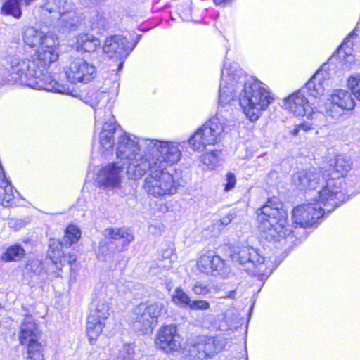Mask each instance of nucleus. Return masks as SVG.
<instances>
[{
    "instance_id": "1",
    "label": "nucleus",
    "mask_w": 360,
    "mask_h": 360,
    "mask_svg": "<svg viewBox=\"0 0 360 360\" xmlns=\"http://www.w3.org/2000/svg\"><path fill=\"white\" fill-rule=\"evenodd\" d=\"M10 73L12 82H19L33 89L71 94L70 89L54 79L46 68H39L34 60L14 58L11 63Z\"/></svg>"
},
{
    "instance_id": "2",
    "label": "nucleus",
    "mask_w": 360,
    "mask_h": 360,
    "mask_svg": "<svg viewBox=\"0 0 360 360\" xmlns=\"http://www.w3.org/2000/svg\"><path fill=\"white\" fill-rule=\"evenodd\" d=\"M257 223L262 236L267 240L278 241L290 236L292 226L288 222V214L282 202L276 197L269 198L257 210Z\"/></svg>"
},
{
    "instance_id": "3",
    "label": "nucleus",
    "mask_w": 360,
    "mask_h": 360,
    "mask_svg": "<svg viewBox=\"0 0 360 360\" xmlns=\"http://www.w3.org/2000/svg\"><path fill=\"white\" fill-rule=\"evenodd\" d=\"M238 75L243 79L241 80L243 89L238 96L240 105L249 120L255 122L273 103L274 96L268 86L258 79L245 73Z\"/></svg>"
},
{
    "instance_id": "4",
    "label": "nucleus",
    "mask_w": 360,
    "mask_h": 360,
    "mask_svg": "<svg viewBox=\"0 0 360 360\" xmlns=\"http://www.w3.org/2000/svg\"><path fill=\"white\" fill-rule=\"evenodd\" d=\"M116 157L123 166H126L129 179H138L146 174L148 168L146 149L143 148V141L139 143L135 136L123 131L116 142Z\"/></svg>"
},
{
    "instance_id": "5",
    "label": "nucleus",
    "mask_w": 360,
    "mask_h": 360,
    "mask_svg": "<svg viewBox=\"0 0 360 360\" xmlns=\"http://www.w3.org/2000/svg\"><path fill=\"white\" fill-rule=\"evenodd\" d=\"M108 99V96L105 92H95L92 94L90 101H87L94 109L95 124H98L103 120H108L104 122L102 129L99 134L100 150L102 153L112 152L113 147L116 145L115 138L118 141V136L123 133V131L119 128L112 115V112L109 108L105 109L98 105H103Z\"/></svg>"
},
{
    "instance_id": "6",
    "label": "nucleus",
    "mask_w": 360,
    "mask_h": 360,
    "mask_svg": "<svg viewBox=\"0 0 360 360\" xmlns=\"http://www.w3.org/2000/svg\"><path fill=\"white\" fill-rule=\"evenodd\" d=\"M351 169V161L347 157L339 155L335 158L334 165H330L326 171V176L329 179L326 181V186L319 191L320 200L324 204L338 207L345 199L344 193L340 190V177L345 176Z\"/></svg>"
},
{
    "instance_id": "7",
    "label": "nucleus",
    "mask_w": 360,
    "mask_h": 360,
    "mask_svg": "<svg viewBox=\"0 0 360 360\" xmlns=\"http://www.w3.org/2000/svg\"><path fill=\"white\" fill-rule=\"evenodd\" d=\"M143 148L146 149L147 162L149 168H146V174L153 165L158 168L167 169V167L177 162L181 157L179 144L172 141L158 139L143 140Z\"/></svg>"
},
{
    "instance_id": "8",
    "label": "nucleus",
    "mask_w": 360,
    "mask_h": 360,
    "mask_svg": "<svg viewBox=\"0 0 360 360\" xmlns=\"http://www.w3.org/2000/svg\"><path fill=\"white\" fill-rule=\"evenodd\" d=\"M143 184L144 191L154 198H166L176 194L180 186L167 169L158 168L155 165L148 171Z\"/></svg>"
},
{
    "instance_id": "9",
    "label": "nucleus",
    "mask_w": 360,
    "mask_h": 360,
    "mask_svg": "<svg viewBox=\"0 0 360 360\" xmlns=\"http://www.w3.org/2000/svg\"><path fill=\"white\" fill-rule=\"evenodd\" d=\"M112 296V290L108 286L103 285L93 300L92 309L86 323V333L91 342L98 337L104 328L105 321L110 315Z\"/></svg>"
},
{
    "instance_id": "10",
    "label": "nucleus",
    "mask_w": 360,
    "mask_h": 360,
    "mask_svg": "<svg viewBox=\"0 0 360 360\" xmlns=\"http://www.w3.org/2000/svg\"><path fill=\"white\" fill-rule=\"evenodd\" d=\"M240 75H243V70L236 63H228L226 61L224 64L221 70V83L219 91V104L226 105L237 96L236 93L240 92L243 89V83L239 78Z\"/></svg>"
},
{
    "instance_id": "11",
    "label": "nucleus",
    "mask_w": 360,
    "mask_h": 360,
    "mask_svg": "<svg viewBox=\"0 0 360 360\" xmlns=\"http://www.w3.org/2000/svg\"><path fill=\"white\" fill-rule=\"evenodd\" d=\"M167 307L163 302L141 303L132 314V327L136 331L146 333L152 331L160 316L165 314Z\"/></svg>"
},
{
    "instance_id": "12",
    "label": "nucleus",
    "mask_w": 360,
    "mask_h": 360,
    "mask_svg": "<svg viewBox=\"0 0 360 360\" xmlns=\"http://www.w3.org/2000/svg\"><path fill=\"white\" fill-rule=\"evenodd\" d=\"M224 130V123L217 112L215 117L210 119L189 139L188 143L194 150L202 151L207 146L214 145L221 141Z\"/></svg>"
},
{
    "instance_id": "13",
    "label": "nucleus",
    "mask_w": 360,
    "mask_h": 360,
    "mask_svg": "<svg viewBox=\"0 0 360 360\" xmlns=\"http://www.w3.org/2000/svg\"><path fill=\"white\" fill-rule=\"evenodd\" d=\"M53 13L58 18V25L63 32L75 30L80 23L75 10V5L68 0H46L41 6V12Z\"/></svg>"
},
{
    "instance_id": "14",
    "label": "nucleus",
    "mask_w": 360,
    "mask_h": 360,
    "mask_svg": "<svg viewBox=\"0 0 360 360\" xmlns=\"http://www.w3.org/2000/svg\"><path fill=\"white\" fill-rule=\"evenodd\" d=\"M40 331L32 316H27L22 323L19 335L22 345H27V360H44V346L39 341Z\"/></svg>"
},
{
    "instance_id": "15",
    "label": "nucleus",
    "mask_w": 360,
    "mask_h": 360,
    "mask_svg": "<svg viewBox=\"0 0 360 360\" xmlns=\"http://www.w3.org/2000/svg\"><path fill=\"white\" fill-rule=\"evenodd\" d=\"M319 201L320 203H303L295 207L292 212L294 223L304 228L312 226L321 222L326 212L329 213L336 207L324 205L319 198Z\"/></svg>"
},
{
    "instance_id": "16",
    "label": "nucleus",
    "mask_w": 360,
    "mask_h": 360,
    "mask_svg": "<svg viewBox=\"0 0 360 360\" xmlns=\"http://www.w3.org/2000/svg\"><path fill=\"white\" fill-rule=\"evenodd\" d=\"M230 257L233 262L244 267L247 271L258 273L262 271L264 266L265 257L261 254L259 249L248 245L232 246L230 250Z\"/></svg>"
},
{
    "instance_id": "17",
    "label": "nucleus",
    "mask_w": 360,
    "mask_h": 360,
    "mask_svg": "<svg viewBox=\"0 0 360 360\" xmlns=\"http://www.w3.org/2000/svg\"><path fill=\"white\" fill-rule=\"evenodd\" d=\"M226 340L219 336H198L191 342L189 351L191 355L199 360L211 358L223 350Z\"/></svg>"
},
{
    "instance_id": "18",
    "label": "nucleus",
    "mask_w": 360,
    "mask_h": 360,
    "mask_svg": "<svg viewBox=\"0 0 360 360\" xmlns=\"http://www.w3.org/2000/svg\"><path fill=\"white\" fill-rule=\"evenodd\" d=\"M355 104L352 91L341 89H334L325 103V109L328 116L339 119L345 111L353 110Z\"/></svg>"
},
{
    "instance_id": "19",
    "label": "nucleus",
    "mask_w": 360,
    "mask_h": 360,
    "mask_svg": "<svg viewBox=\"0 0 360 360\" xmlns=\"http://www.w3.org/2000/svg\"><path fill=\"white\" fill-rule=\"evenodd\" d=\"M67 79L73 84H87L96 76V68L91 64L81 58L71 60L69 65L65 68Z\"/></svg>"
},
{
    "instance_id": "20",
    "label": "nucleus",
    "mask_w": 360,
    "mask_h": 360,
    "mask_svg": "<svg viewBox=\"0 0 360 360\" xmlns=\"http://www.w3.org/2000/svg\"><path fill=\"white\" fill-rule=\"evenodd\" d=\"M304 89H300L290 95L284 100V106L296 116H306L308 119L314 120L323 115L310 105L304 95Z\"/></svg>"
},
{
    "instance_id": "21",
    "label": "nucleus",
    "mask_w": 360,
    "mask_h": 360,
    "mask_svg": "<svg viewBox=\"0 0 360 360\" xmlns=\"http://www.w3.org/2000/svg\"><path fill=\"white\" fill-rule=\"evenodd\" d=\"M181 342L182 338L174 324L164 326L157 333L155 345L165 353L170 354L180 351L182 348Z\"/></svg>"
},
{
    "instance_id": "22",
    "label": "nucleus",
    "mask_w": 360,
    "mask_h": 360,
    "mask_svg": "<svg viewBox=\"0 0 360 360\" xmlns=\"http://www.w3.org/2000/svg\"><path fill=\"white\" fill-rule=\"evenodd\" d=\"M58 41L56 36L45 39L44 45L36 49L30 58H18L19 60H35L39 68H46L51 63L58 60L59 57Z\"/></svg>"
},
{
    "instance_id": "23",
    "label": "nucleus",
    "mask_w": 360,
    "mask_h": 360,
    "mask_svg": "<svg viewBox=\"0 0 360 360\" xmlns=\"http://www.w3.org/2000/svg\"><path fill=\"white\" fill-rule=\"evenodd\" d=\"M129 41L122 35H114L108 37L103 46V52L111 58L119 61L117 70H120L126 58L134 49L127 46Z\"/></svg>"
},
{
    "instance_id": "24",
    "label": "nucleus",
    "mask_w": 360,
    "mask_h": 360,
    "mask_svg": "<svg viewBox=\"0 0 360 360\" xmlns=\"http://www.w3.org/2000/svg\"><path fill=\"white\" fill-rule=\"evenodd\" d=\"M292 182L300 191L316 189L320 184L322 188L326 186V174L322 176L315 168L302 169L293 174Z\"/></svg>"
},
{
    "instance_id": "25",
    "label": "nucleus",
    "mask_w": 360,
    "mask_h": 360,
    "mask_svg": "<svg viewBox=\"0 0 360 360\" xmlns=\"http://www.w3.org/2000/svg\"><path fill=\"white\" fill-rule=\"evenodd\" d=\"M124 167L120 162H116L102 167L97 174L98 184L106 188H117L122 181Z\"/></svg>"
},
{
    "instance_id": "26",
    "label": "nucleus",
    "mask_w": 360,
    "mask_h": 360,
    "mask_svg": "<svg viewBox=\"0 0 360 360\" xmlns=\"http://www.w3.org/2000/svg\"><path fill=\"white\" fill-rule=\"evenodd\" d=\"M197 268L200 272L206 274L216 272L223 276L226 273V266L224 260L217 255H212L211 252L202 255L199 258Z\"/></svg>"
},
{
    "instance_id": "27",
    "label": "nucleus",
    "mask_w": 360,
    "mask_h": 360,
    "mask_svg": "<svg viewBox=\"0 0 360 360\" xmlns=\"http://www.w3.org/2000/svg\"><path fill=\"white\" fill-rule=\"evenodd\" d=\"M328 77L326 71L323 69L319 70L302 89H304V93L307 91L310 96L316 98H320L324 94Z\"/></svg>"
},
{
    "instance_id": "28",
    "label": "nucleus",
    "mask_w": 360,
    "mask_h": 360,
    "mask_svg": "<svg viewBox=\"0 0 360 360\" xmlns=\"http://www.w3.org/2000/svg\"><path fill=\"white\" fill-rule=\"evenodd\" d=\"M22 200L10 180L0 182V202L4 207L20 206Z\"/></svg>"
},
{
    "instance_id": "29",
    "label": "nucleus",
    "mask_w": 360,
    "mask_h": 360,
    "mask_svg": "<svg viewBox=\"0 0 360 360\" xmlns=\"http://www.w3.org/2000/svg\"><path fill=\"white\" fill-rule=\"evenodd\" d=\"M104 235L108 238L121 241V247L117 246L119 252L127 250L128 245L134 239V235L129 229L124 228H108L105 229Z\"/></svg>"
},
{
    "instance_id": "30",
    "label": "nucleus",
    "mask_w": 360,
    "mask_h": 360,
    "mask_svg": "<svg viewBox=\"0 0 360 360\" xmlns=\"http://www.w3.org/2000/svg\"><path fill=\"white\" fill-rule=\"evenodd\" d=\"M53 36V34H46L40 30H37L33 27H28L24 32L23 41L30 47L37 48V49L44 45L46 39Z\"/></svg>"
},
{
    "instance_id": "31",
    "label": "nucleus",
    "mask_w": 360,
    "mask_h": 360,
    "mask_svg": "<svg viewBox=\"0 0 360 360\" xmlns=\"http://www.w3.org/2000/svg\"><path fill=\"white\" fill-rule=\"evenodd\" d=\"M76 40L75 48L77 51L92 52L94 51L99 45L98 39L88 34L78 35Z\"/></svg>"
},
{
    "instance_id": "32",
    "label": "nucleus",
    "mask_w": 360,
    "mask_h": 360,
    "mask_svg": "<svg viewBox=\"0 0 360 360\" xmlns=\"http://www.w3.org/2000/svg\"><path fill=\"white\" fill-rule=\"evenodd\" d=\"M136 355L132 344H124L114 351L110 360H136Z\"/></svg>"
},
{
    "instance_id": "33",
    "label": "nucleus",
    "mask_w": 360,
    "mask_h": 360,
    "mask_svg": "<svg viewBox=\"0 0 360 360\" xmlns=\"http://www.w3.org/2000/svg\"><path fill=\"white\" fill-rule=\"evenodd\" d=\"M81 237L80 230L75 225H70L65 230V236L59 245L69 248L72 244L76 243Z\"/></svg>"
},
{
    "instance_id": "34",
    "label": "nucleus",
    "mask_w": 360,
    "mask_h": 360,
    "mask_svg": "<svg viewBox=\"0 0 360 360\" xmlns=\"http://www.w3.org/2000/svg\"><path fill=\"white\" fill-rule=\"evenodd\" d=\"M25 255L24 249L19 245H13L7 248L1 256L4 262L18 261Z\"/></svg>"
},
{
    "instance_id": "35",
    "label": "nucleus",
    "mask_w": 360,
    "mask_h": 360,
    "mask_svg": "<svg viewBox=\"0 0 360 360\" xmlns=\"http://www.w3.org/2000/svg\"><path fill=\"white\" fill-rule=\"evenodd\" d=\"M220 150H214L210 153H206L202 155V162L208 168L214 169L221 165Z\"/></svg>"
},
{
    "instance_id": "36",
    "label": "nucleus",
    "mask_w": 360,
    "mask_h": 360,
    "mask_svg": "<svg viewBox=\"0 0 360 360\" xmlns=\"http://www.w3.org/2000/svg\"><path fill=\"white\" fill-rule=\"evenodd\" d=\"M53 244L49 245V256L52 263L56 266L57 269L61 270L63 266V263L68 261L64 252L60 249L54 250Z\"/></svg>"
},
{
    "instance_id": "37",
    "label": "nucleus",
    "mask_w": 360,
    "mask_h": 360,
    "mask_svg": "<svg viewBox=\"0 0 360 360\" xmlns=\"http://www.w3.org/2000/svg\"><path fill=\"white\" fill-rule=\"evenodd\" d=\"M172 301L180 307H186L189 306L191 300L183 289L177 288L174 290L172 295Z\"/></svg>"
},
{
    "instance_id": "38",
    "label": "nucleus",
    "mask_w": 360,
    "mask_h": 360,
    "mask_svg": "<svg viewBox=\"0 0 360 360\" xmlns=\"http://www.w3.org/2000/svg\"><path fill=\"white\" fill-rule=\"evenodd\" d=\"M347 86L356 98L360 101V73H355L347 79Z\"/></svg>"
},
{
    "instance_id": "39",
    "label": "nucleus",
    "mask_w": 360,
    "mask_h": 360,
    "mask_svg": "<svg viewBox=\"0 0 360 360\" xmlns=\"http://www.w3.org/2000/svg\"><path fill=\"white\" fill-rule=\"evenodd\" d=\"M357 34L356 30H353L344 40L340 47V50L342 51L348 58H353L352 56V48L354 45L353 39L356 38Z\"/></svg>"
},
{
    "instance_id": "40",
    "label": "nucleus",
    "mask_w": 360,
    "mask_h": 360,
    "mask_svg": "<svg viewBox=\"0 0 360 360\" xmlns=\"http://www.w3.org/2000/svg\"><path fill=\"white\" fill-rule=\"evenodd\" d=\"M192 291L197 295H205L210 292L209 288L207 284L197 281L192 287Z\"/></svg>"
},
{
    "instance_id": "41",
    "label": "nucleus",
    "mask_w": 360,
    "mask_h": 360,
    "mask_svg": "<svg viewBox=\"0 0 360 360\" xmlns=\"http://www.w3.org/2000/svg\"><path fill=\"white\" fill-rule=\"evenodd\" d=\"M188 307L191 310H207L210 308V304L206 300H193Z\"/></svg>"
},
{
    "instance_id": "42",
    "label": "nucleus",
    "mask_w": 360,
    "mask_h": 360,
    "mask_svg": "<svg viewBox=\"0 0 360 360\" xmlns=\"http://www.w3.org/2000/svg\"><path fill=\"white\" fill-rule=\"evenodd\" d=\"M313 124L309 122H303L295 126L294 129L291 131L293 136H298L300 131L306 132L312 129Z\"/></svg>"
},
{
    "instance_id": "43",
    "label": "nucleus",
    "mask_w": 360,
    "mask_h": 360,
    "mask_svg": "<svg viewBox=\"0 0 360 360\" xmlns=\"http://www.w3.org/2000/svg\"><path fill=\"white\" fill-rule=\"evenodd\" d=\"M236 185V176L232 173H228L226 175V183L225 184V191H229Z\"/></svg>"
},
{
    "instance_id": "44",
    "label": "nucleus",
    "mask_w": 360,
    "mask_h": 360,
    "mask_svg": "<svg viewBox=\"0 0 360 360\" xmlns=\"http://www.w3.org/2000/svg\"><path fill=\"white\" fill-rule=\"evenodd\" d=\"M92 23L98 28H104L106 25V19L103 15L96 14Z\"/></svg>"
},
{
    "instance_id": "45",
    "label": "nucleus",
    "mask_w": 360,
    "mask_h": 360,
    "mask_svg": "<svg viewBox=\"0 0 360 360\" xmlns=\"http://www.w3.org/2000/svg\"><path fill=\"white\" fill-rule=\"evenodd\" d=\"M172 263H173V259H158L157 262V266L160 269H169L172 267Z\"/></svg>"
},
{
    "instance_id": "46",
    "label": "nucleus",
    "mask_w": 360,
    "mask_h": 360,
    "mask_svg": "<svg viewBox=\"0 0 360 360\" xmlns=\"http://www.w3.org/2000/svg\"><path fill=\"white\" fill-rule=\"evenodd\" d=\"M31 271H34V274H41L43 269L42 263L39 261H35L29 264Z\"/></svg>"
},
{
    "instance_id": "47",
    "label": "nucleus",
    "mask_w": 360,
    "mask_h": 360,
    "mask_svg": "<svg viewBox=\"0 0 360 360\" xmlns=\"http://www.w3.org/2000/svg\"><path fill=\"white\" fill-rule=\"evenodd\" d=\"M236 215L234 213H229L226 216L222 217L220 219V222L223 226H226L229 224L232 220L235 218Z\"/></svg>"
},
{
    "instance_id": "48",
    "label": "nucleus",
    "mask_w": 360,
    "mask_h": 360,
    "mask_svg": "<svg viewBox=\"0 0 360 360\" xmlns=\"http://www.w3.org/2000/svg\"><path fill=\"white\" fill-rule=\"evenodd\" d=\"M174 257V250L173 249H166L164 250L162 254V258L160 259H173Z\"/></svg>"
},
{
    "instance_id": "49",
    "label": "nucleus",
    "mask_w": 360,
    "mask_h": 360,
    "mask_svg": "<svg viewBox=\"0 0 360 360\" xmlns=\"http://www.w3.org/2000/svg\"><path fill=\"white\" fill-rule=\"evenodd\" d=\"M214 4L217 6H226L231 3L233 0H213Z\"/></svg>"
},
{
    "instance_id": "50",
    "label": "nucleus",
    "mask_w": 360,
    "mask_h": 360,
    "mask_svg": "<svg viewBox=\"0 0 360 360\" xmlns=\"http://www.w3.org/2000/svg\"><path fill=\"white\" fill-rule=\"evenodd\" d=\"M236 290H231L227 292L226 295L221 296L222 298H234L236 296Z\"/></svg>"
},
{
    "instance_id": "51",
    "label": "nucleus",
    "mask_w": 360,
    "mask_h": 360,
    "mask_svg": "<svg viewBox=\"0 0 360 360\" xmlns=\"http://www.w3.org/2000/svg\"><path fill=\"white\" fill-rule=\"evenodd\" d=\"M93 4H97L100 2L104 1L105 0H89Z\"/></svg>"
},
{
    "instance_id": "52",
    "label": "nucleus",
    "mask_w": 360,
    "mask_h": 360,
    "mask_svg": "<svg viewBox=\"0 0 360 360\" xmlns=\"http://www.w3.org/2000/svg\"><path fill=\"white\" fill-rule=\"evenodd\" d=\"M75 260H76V258H75V256H74V257H72V256L70 255V257H69V260H68V262H69V263H70V262H75Z\"/></svg>"
},
{
    "instance_id": "53",
    "label": "nucleus",
    "mask_w": 360,
    "mask_h": 360,
    "mask_svg": "<svg viewBox=\"0 0 360 360\" xmlns=\"http://www.w3.org/2000/svg\"><path fill=\"white\" fill-rule=\"evenodd\" d=\"M141 37V35H138L136 37H137V40H136V41L135 42V44H134V46L132 47L134 48L136 46V45L137 42L139 41V40L140 39Z\"/></svg>"
},
{
    "instance_id": "54",
    "label": "nucleus",
    "mask_w": 360,
    "mask_h": 360,
    "mask_svg": "<svg viewBox=\"0 0 360 360\" xmlns=\"http://www.w3.org/2000/svg\"><path fill=\"white\" fill-rule=\"evenodd\" d=\"M228 360H239V359L237 357H233V358H231V359H229Z\"/></svg>"
},
{
    "instance_id": "55",
    "label": "nucleus",
    "mask_w": 360,
    "mask_h": 360,
    "mask_svg": "<svg viewBox=\"0 0 360 360\" xmlns=\"http://www.w3.org/2000/svg\"><path fill=\"white\" fill-rule=\"evenodd\" d=\"M151 229H155V226H150V230Z\"/></svg>"
},
{
    "instance_id": "56",
    "label": "nucleus",
    "mask_w": 360,
    "mask_h": 360,
    "mask_svg": "<svg viewBox=\"0 0 360 360\" xmlns=\"http://www.w3.org/2000/svg\"><path fill=\"white\" fill-rule=\"evenodd\" d=\"M1 307V304H0V308Z\"/></svg>"
}]
</instances>
